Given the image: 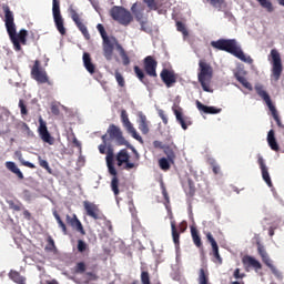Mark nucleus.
<instances>
[{
	"label": "nucleus",
	"instance_id": "46",
	"mask_svg": "<svg viewBox=\"0 0 284 284\" xmlns=\"http://www.w3.org/2000/svg\"><path fill=\"white\" fill-rule=\"evenodd\" d=\"M115 80L120 88H125V78H123V74H121V72L115 71Z\"/></svg>",
	"mask_w": 284,
	"mask_h": 284
},
{
	"label": "nucleus",
	"instance_id": "36",
	"mask_svg": "<svg viewBox=\"0 0 284 284\" xmlns=\"http://www.w3.org/2000/svg\"><path fill=\"white\" fill-rule=\"evenodd\" d=\"M234 77H235L236 81H239V83H241L243 85V88H245L246 90H250V92H252V90H253L252 83H250L247 81V79H245V77L241 75V73H239V72L234 73Z\"/></svg>",
	"mask_w": 284,
	"mask_h": 284
},
{
	"label": "nucleus",
	"instance_id": "14",
	"mask_svg": "<svg viewBox=\"0 0 284 284\" xmlns=\"http://www.w3.org/2000/svg\"><path fill=\"white\" fill-rule=\"evenodd\" d=\"M143 68L148 77L156 79L159 74L156 73V68H159V61L154 59L153 55H148L143 59Z\"/></svg>",
	"mask_w": 284,
	"mask_h": 284
},
{
	"label": "nucleus",
	"instance_id": "40",
	"mask_svg": "<svg viewBox=\"0 0 284 284\" xmlns=\"http://www.w3.org/2000/svg\"><path fill=\"white\" fill-rule=\"evenodd\" d=\"M186 196H194L196 194V186L194 185V181L192 179L187 180V187L185 189Z\"/></svg>",
	"mask_w": 284,
	"mask_h": 284
},
{
	"label": "nucleus",
	"instance_id": "12",
	"mask_svg": "<svg viewBox=\"0 0 284 284\" xmlns=\"http://www.w3.org/2000/svg\"><path fill=\"white\" fill-rule=\"evenodd\" d=\"M31 77L38 83H48V72L41 68V62L39 60L34 61V64L31 69Z\"/></svg>",
	"mask_w": 284,
	"mask_h": 284
},
{
	"label": "nucleus",
	"instance_id": "13",
	"mask_svg": "<svg viewBox=\"0 0 284 284\" xmlns=\"http://www.w3.org/2000/svg\"><path fill=\"white\" fill-rule=\"evenodd\" d=\"M271 57L273 59L272 74H273L274 81H278V79H281V74H283V63L281 62V53H278L276 49H273L271 51Z\"/></svg>",
	"mask_w": 284,
	"mask_h": 284
},
{
	"label": "nucleus",
	"instance_id": "41",
	"mask_svg": "<svg viewBox=\"0 0 284 284\" xmlns=\"http://www.w3.org/2000/svg\"><path fill=\"white\" fill-rule=\"evenodd\" d=\"M206 3H210L212 8H215L216 10L221 11L225 6V0H206Z\"/></svg>",
	"mask_w": 284,
	"mask_h": 284
},
{
	"label": "nucleus",
	"instance_id": "4",
	"mask_svg": "<svg viewBox=\"0 0 284 284\" xmlns=\"http://www.w3.org/2000/svg\"><path fill=\"white\" fill-rule=\"evenodd\" d=\"M197 81L202 85L204 92H214L212 88H210V83H212V75L214 74V70L212 65H210L205 60H200L199 62Z\"/></svg>",
	"mask_w": 284,
	"mask_h": 284
},
{
	"label": "nucleus",
	"instance_id": "42",
	"mask_svg": "<svg viewBox=\"0 0 284 284\" xmlns=\"http://www.w3.org/2000/svg\"><path fill=\"white\" fill-rule=\"evenodd\" d=\"M159 165L164 172H168V170H170V168H172V162H170V160L168 158H161L159 160Z\"/></svg>",
	"mask_w": 284,
	"mask_h": 284
},
{
	"label": "nucleus",
	"instance_id": "50",
	"mask_svg": "<svg viewBox=\"0 0 284 284\" xmlns=\"http://www.w3.org/2000/svg\"><path fill=\"white\" fill-rule=\"evenodd\" d=\"M10 210H13L14 212H21L22 204L21 203H14V201L8 202Z\"/></svg>",
	"mask_w": 284,
	"mask_h": 284
},
{
	"label": "nucleus",
	"instance_id": "10",
	"mask_svg": "<svg viewBox=\"0 0 284 284\" xmlns=\"http://www.w3.org/2000/svg\"><path fill=\"white\" fill-rule=\"evenodd\" d=\"M257 252H258L264 265L271 270V272H272V274H274V276H276L277 278H281V276H282L281 271H278V268H276V266H274V264H272V260L270 258L267 251H265V246H263L261 242H257Z\"/></svg>",
	"mask_w": 284,
	"mask_h": 284
},
{
	"label": "nucleus",
	"instance_id": "56",
	"mask_svg": "<svg viewBox=\"0 0 284 284\" xmlns=\"http://www.w3.org/2000/svg\"><path fill=\"white\" fill-rule=\"evenodd\" d=\"M158 114H159L160 119H162V122L164 123V125H168V115L165 114V111L160 109L158 111Z\"/></svg>",
	"mask_w": 284,
	"mask_h": 284
},
{
	"label": "nucleus",
	"instance_id": "63",
	"mask_svg": "<svg viewBox=\"0 0 284 284\" xmlns=\"http://www.w3.org/2000/svg\"><path fill=\"white\" fill-rule=\"evenodd\" d=\"M162 195L164 196L165 201H170V195L168 194V190L162 185Z\"/></svg>",
	"mask_w": 284,
	"mask_h": 284
},
{
	"label": "nucleus",
	"instance_id": "7",
	"mask_svg": "<svg viewBox=\"0 0 284 284\" xmlns=\"http://www.w3.org/2000/svg\"><path fill=\"white\" fill-rule=\"evenodd\" d=\"M110 17L111 19H113V21H116L118 23H120V26L124 27L130 26V23L134 21V17H132V13L128 9L119 6H114L110 10Z\"/></svg>",
	"mask_w": 284,
	"mask_h": 284
},
{
	"label": "nucleus",
	"instance_id": "60",
	"mask_svg": "<svg viewBox=\"0 0 284 284\" xmlns=\"http://www.w3.org/2000/svg\"><path fill=\"white\" fill-rule=\"evenodd\" d=\"M153 145H154V148H158L159 150H164V148H165L168 144H163V142H161V141H154V142H153Z\"/></svg>",
	"mask_w": 284,
	"mask_h": 284
},
{
	"label": "nucleus",
	"instance_id": "24",
	"mask_svg": "<svg viewBox=\"0 0 284 284\" xmlns=\"http://www.w3.org/2000/svg\"><path fill=\"white\" fill-rule=\"evenodd\" d=\"M138 125L142 134H150V122L148 121V116H145L143 112L138 113Z\"/></svg>",
	"mask_w": 284,
	"mask_h": 284
},
{
	"label": "nucleus",
	"instance_id": "51",
	"mask_svg": "<svg viewBox=\"0 0 284 284\" xmlns=\"http://www.w3.org/2000/svg\"><path fill=\"white\" fill-rule=\"evenodd\" d=\"M141 283H142V284H152V283L150 282V273H149L148 271H143V272L141 273Z\"/></svg>",
	"mask_w": 284,
	"mask_h": 284
},
{
	"label": "nucleus",
	"instance_id": "16",
	"mask_svg": "<svg viewBox=\"0 0 284 284\" xmlns=\"http://www.w3.org/2000/svg\"><path fill=\"white\" fill-rule=\"evenodd\" d=\"M70 14H71V19H72L73 23H75L78 30H80V32L83 34V37L87 41H90V31H88V27L83 23V20L77 13V10L71 9Z\"/></svg>",
	"mask_w": 284,
	"mask_h": 284
},
{
	"label": "nucleus",
	"instance_id": "30",
	"mask_svg": "<svg viewBox=\"0 0 284 284\" xmlns=\"http://www.w3.org/2000/svg\"><path fill=\"white\" fill-rule=\"evenodd\" d=\"M267 143H268L271 150H273L274 152H278V150H281V148L278 146V142H276V136H275L274 130L268 131Z\"/></svg>",
	"mask_w": 284,
	"mask_h": 284
},
{
	"label": "nucleus",
	"instance_id": "23",
	"mask_svg": "<svg viewBox=\"0 0 284 284\" xmlns=\"http://www.w3.org/2000/svg\"><path fill=\"white\" fill-rule=\"evenodd\" d=\"M206 239L213 250V262L217 263L219 265H223V257H221V254L219 253V244L216 243V240H214V236L210 232L206 233Z\"/></svg>",
	"mask_w": 284,
	"mask_h": 284
},
{
	"label": "nucleus",
	"instance_id": "33",
	"mask_svg": "<svg viewBox=\"0 0 284 284\" xmlns=\"http://www.w3.org/2000/svg\"><path fill=\"white\" fill-rule=\"evenodd\" d=\"M6 168L7 170H9V172L16 174L18 179H20V181H23V172H21V170L19 169V166H17L14 162H6Z\"/></svg>",
	"mask_w": 284,
	"mask_h": 284
},
{
	"label": "nucleus",
	"instance_id": "9",
	"mask_svg": "<svg viewBox=\"0 0 284 284\" xmlns=\"http://www.w3.org/2000/svg\"><path fill=\"white\" fill-rule=\"evenodd\" d=\"M52 14H53V21H54L58 32H60V34L62 37H65L67 30L64 27L63 16H61V1L60 0H52Z\"/></svg>",
	"mask_w": 284,
	"mask_h": 284
},
{
	"label": "nucleus",
	"instance_id": "28",
	"mask_svg": "<svg viewBox=\"0 0 284 284\" xmlns=\"http://www.w3.org/2000/svg\"><path fill=\"white\" fill-rule=\"evenodd\" d=\"M196 108L200 112H204V114H220L222 111V109H216L215 106H207L199 100L196 101Z\"/></svg>",
	"mask_w": 284,
	"mask_h": 284
},
{
	"label": "nucleus",
	"instance_id": "57",
	"mask_svg": "<svg viewBox=\"0 0 284 284\" xmlns=\"http://www.w3.org/2000/svg\"><path fill=\"white\" fill-rule=\"evenodd\" d=\"M85 276L89 281H99V275L93 272H87Z\"/></svg>",
	"mask_w": 284,
	"mask_h": 284
},
{
	"label": "nucleus",
	"instance_id": "15",
	"mask_svg": "<svg viewBox=\"0 0 284 284\" xmlns=\"http://www.w3.org/2000/svg\"><path fill=\"white\" fill-rule=\"evenodd\" d=\"M118 166L121 168L124 163V170H134V168H139V164L134 162H130V154L128 150L122 149L116 154Z\"/></svg>",
	"mask_w": 284,
	"mask_h": 284
},
{
	"label": "nucleus",
	"instance_id": "19",
	"mask_svg": "<svg viewBox=\"0 0 284 284\" xmlns=\"http://www.w3.org/2000/svg\"><path fill=\"white\" fill-rule=\"evenodd\" d=\"M65 222L68 223V225H71L72 229L75 230V232H79L80 234H82V236H85V229H83V224L81 223L79 217H77V214H67Z\"/></svg>",
	"mask_w": 284,
	"mask_h": 284
},
{
	"label": "nucleus",
	"instance_id": "64",
	"mask_svg": "<svg viewBox=\"0 0 284 284\" xmlns=\"http://www.w3.org/2000/svg\"><path fill=\"white\" fill-rule=\"evenodd\" d=\"M106 148H108V144H100V145H99V152H100V154H105Z\"/></svg>",
	"mask_w": 284,
	"mask_h": 284
},
{
	"label": "nucleus",
	"instance_id": "62",
	"mask_svg": "<svg viewBox=\"0 0 284 284\" xmlns=\"http://www.w3.org/2000/svg\"><path fill=\"white\" fill-rule=\"evenodd\" d=\"M23 196H24L26 201H30V199H32V193H30L28 190H24Z\"/></svg>",
	"mask_w": 284,
	"mask_h": 284
},
{
	"label": "nucleus",
	"instance_id": "5",
	"mask_svg": "<svg viewBox=\"0 0 284 284\" xmlns=\"http://www.w3.org/2000/svg\"><path fill=\"white\" fill-rule=\"evenodd\" d=\"M106 168L109 170V174L113 176L110 184L111 191L113 192L116 201H119V194H121V190L119 189L120 183L116 169L114 168V151L112 149H109L106 152Z\"/></svg>",
	"mask_w": 284,
	"mask_h": 284
},
{
	"label": "nucleus",
	"instance_id": "39",
	"mask_svg": "<svg viewBox=\"0 0 284 284\" xmlns=\"http://www.w3.org/2000/svg\"><path fill=\"white\" fill-rule=\"evenodd\" d=\"M53 216H54L59 227L62 230V233L64 235H68V226L65 225V222H63V220H61V215H59V213H57V211H54Z\"/></svg>",
	"mask_w": 284,
	"mask_h": 284
},
{
	"label": "nucleus",
	"instance_id": "49",
	"mask_svg": "<svg viewBox=\"0 0 284 284\" xmlns=\"http://www.w3.org/2000/svg\"><path fill=\"white\" fill-rule=\"evenodd\" d=\"M143 2L148 6L150 10H159V4L156 0H143Z\"/></svg>",
	"mask_w": 284,
	"mask_h": 284
},
{
	"label": "nucleus",
	"instance_id": "47",
	"mask_svg": "<svg viewBox=\"0 0 284 284\" xmlns=\"http://www.w3.org/2000/svg\"><path fill=\"white\" fill-rule=\"evenodd\" d=\"M54 250H57V245L54 244V240L52 239V236L48 237V244L45 246V251L47 252H54Z\"/></svg>",
	"mask_w": 284,
	"mask_h": 284
},
{
	"label": "nucleus",
	"instance_id": "2",
	"mask_svg": "<svg viewBox=\"0 0 284 284\" xmlns=\"http://www.w3.org/2000/svg\"><path fill=\"white\" fill-rule=\"evenodd\" d=\"M211 45L214 50H221L227 52L244 63H252V57H245L243 49L240 48L236 39H219L217 41H211Z\"/></svg>",
	"mask_w": 284,
	"mask_h": 284
},
{
	"label": "nucleus",
	"instance_id": "32",
	"mask_svg": "<svg viewBox=\"0 0 284 284\" xmlns=\"http://www.w3.org/2000/svg\"><path fill=\"white\" fill-rule=\"evenodd\" d=\"M171 233H172V239L175 247H179L181 233H179V229H176V221L174 220L171 221Z\"/></svg>",
	"mask_w": 284,
	"mask_h": 284
},
{
	"label": "nucleus",
	"instance_id": "3",
	"mask_svg": "<svg viewBox=\"0 0 284 284\" xmlns=\"http://www.w3.org/2000/svg\"><path fill=\"white\" fill-rule=\"evenodd\" d=\"M97 30L102 37V52L103 57L106 61H112V57H114V44L119 41L113 36L109 37L108 32L105 31V27L99 23L97 26Z\"/></svg>",
	"mask_w": 284,
	"mask_h": 284
},
{
	"label": "nucleus",
	"instance_id": "61",
	"mask_svg": "<svg viewBox=\"0 0 284 284\" xmlns=\"http://www.w3.org/2000/svg\"><path fill=\"white\" fill-rule=\"evenodd\" d=\"M187 230V224L182 222L180 225H179V232H181V234H183V232H185Z\"/></svg>",
	"mask_w": 284,
	"mask_h": 284
},
{
	"label": "nucleus",
	"instance_id": "54",
	"mask_svg": "<svg viewBox=\"0 0 284 284\" xmlns=\"http://www.w3.org/2000/svg\"><path fill=\"white\" fill-rule=\"evenodd\" d=\"M75 272H77L78 274H83V273H85V263H83V262L78 263V264L75 265Z\"/></svg>",
	"mask_w": 284,
	"mask_h": 284
},
{
	"label": "nucleus",
	"instance_id": "55",
	"mask_svg": "<svg viewBox=\"0 0 284 284\" xmlns=\"http://www.w3.org/2000/svg\"><path fill=\"white\" fill-rule=\"evenodd\" d=\"M19 108L22 116H26L28 114V108L26 106L23 100H19Z\"/></svg>",
	"mask_w": 284,
	"mask_h": 284
},
{
	"label": "nucleus",
	"instance_id": "25",
	"mask_svg": "<svg viewBox=\"0 0 284 284\" xmlns=\"http://www.w3.org/2000/svg\"><path fill=\"white\" fill-rule=\"evenodd\" d=\"M82 61L89 74H94V72H97V67L94 65V63H92V57L90 55V53L84 52L82 55Z\"/></svg>",
	"mask_w": 284,
	"mask_h": 284
},
{
	"label": "nucleus",
	"instance_id": "43",
	"mask_svg": "<svg viewBox=\"0 0 284 284\" xmlns=\"http://www.w3.org/2000/svg\"><path fill=\"white\" fill-rule=\"evenodd\" d=\"M260 6L264 8L267 12H274V6H272V1L270 0H257Z\"/></svg>",
	"mask_w": 284,
	"mask_h": 284
},
{
	"label": "nucleus",
	"instance_id": "31",
	"mask_svg": "<svg viewBox=\"0 0 284 284\" xmlns=\"http://www.w3.org/2000/svg\"><path fill=\"white\" fill-rule=\"evenodd\" d=\"M114 49L118 50L123 65H130V57H128V53L125 52V49H123V45L119 43V41L114 44Z\"/></svg>",
	"mask_w": 284,
	"mask_h": 284
},
{
	"label": "nucleus",
	"instance_id": "53",
	"mask_svg": "<svg viewBox=\"0 0 284 284\" xmlns=\"http://www.w3.org/2000/svg\"><path fill=\"white\" fill-rule=\"evenodd\" d=\"M19 161L22 165H24V168H30V170H37V165L32 164L31 162L22 160L21 154Z\"/></svg>",
	"mask_w": 284,
	"mask_h": 284
},
{
	"label": "nucleus",
	"instance_id": "52",
	"mask_svg": "<svg viewBox=\"0 0 284 284\" xmlns=\"http://www.w3.org/2000/svg\"><path fill=\"white\" fill-rule=\"evenodd\" d=\"M85 250H88V244L85 242H83V240H79L78 241V252H81V254H83V252H85Z\"/></svg>",
	"mask_w": 284,
	"mask_h": 284
},
{
	"label": "nucleus",
	"instance_id": "38",
	"mask_svg": "<svg viewBox=\"0 0 284 284\" xmlns=\"http://www.w3.org/2000/svg\"><path fill=\"white\" fill-rule=\"evenodd\" d=\"M191 235L194 245H196L197 247H203V242L201 241V236L199 235V230H196V227H191Z\"/></svg>",
	"mask_w": 284,
	"mask_h": 284
},
{
	"label": "nucleus",
	"instance_id": "8",
	"mask_svg": "<svg viewBox=\"0 0 284 284\" xmlns=\"http://www.w3.org/2000/svg\"><path fill=\"white\" fill-rule=\"evenodd\" d=\"M255 91L256 94H258L261 99H263V101L266 103L277 126L283 128V122H281V118L278 116V111H276V106H274V103H272V98H270V93H267V91H265L263 89V85L261 84L255 85Z\"/></svg>",
	"mask_w": 284,
	"mask_h": 284
},
{
	"label": "nucleus",
	"instance_id": "29",
	"mask_svg": "<svg viewBox=\"0 0 284 284\" xmlns=\"http://www.w3.org/2000/svg\"><path fill=\"white\" fill-rule=\"evenodd\" d=\"M145 8H143V4L135 2L133 3V6L131 7V11L134 14L136 21H139L141 23V21H143V12H144Z\"/></svg>",
	"mask_w": 284,
	"mask_h": 284
},
{
	"label": "nucleus",
	"instance_id": "1",
	"mask_svg": "<svg viewBox=\"0 0 284 284\" xmlns=\"http://www.w3.org/2000/svg\"><path fill=\"white\" fill-rule=\"evenodd\" d=\"M2 10L4 12L6 29L9 34L10 41L13 44V50H16V52H21V45H28V30L21 29L17 33V24H14V13L10 11V7L8 4H3Z\"/></svg>",
	"mask_w": 284,
	"mask_h": 284
},
{
	"label": "nucleus",
	"instance_id": "18",
	"mask_svg": "<svg viewBox=\"0 0 284 284\" xmlns=\"http://www.w3.org/2000/svg\"><path fill=\"white\" fill-rule=\"evenodd\" d=\"M39 128H38V133L40 139H42V141L44 143H48L49 145H54V139L52 138V135L50 134V131H48V125L45 124V121H43V119H39Z\"/></svg>",
	"mask_w": 284,
	"mask_h": 284
},
{
	"label": "nucleus",
	"instance_id": "44",
	"mask_svg": "<svg viewBox=\"0 0 284 284\" xmlns=\"http://www.w3.org/2000/svg\"><path fill=\"white\" fill-rule=\"evenodd\" d=\"M209 165H211L213 174H220L221 173V166L216 163V160L209 159Z\"/></svg>",
	"mask_w": 284,
	"mask_h": 284
},
{
	"label": "nucleus",
	"instance_id": "59",
	"mask_svg": "<svg viewBox=\"0 0 284 284\" xmlns=\"http://www.w3.org/2000/svg\"><path fill=\"white\" fill-rule=\"evenodd\" d=\"M234 278L239 280V278H245V274H241V268H235L234 273H233Z\"/></svg>",
	"mask_w": 284,
	"mask_h": 284
},
{
	"label": "nucleus",
	"instance_id": "21",
	"mask_svg": "<svg viewBox=\"0 0 284 284\" xmlns=\"http://www.w3.org/2000/svg\"><path fill=\"white\" fill-rule=\"evenodd\" d=\"M173 114L176 118L178 123H180L181 128L187 130L189 125H192V121L187 118L183 116V109L179 105H174L172 108Z\"/></svg>",
	"mask_w": 284,
	"mask_h": 284
},
{
	"label": "nucleus",
	"instance_id": "45",
	"mask_svg": "<svg viewBox=\"0 0 284 284\" xmlns=\"http://www.w3.org/2000/svg\"><path fill=\"white\" fill-rule=\"evenodd\" d=\"M38 161H39L40 168H43V170H47L49 174H52V169L50 168V164L45 160L41 159V156H38Z\"/></svg>",
	"mask_w": 284,
	"mask_h": 284
},
{
	"label": "nucleus",
	"instance_id": "34",
	"mask_svg": "<svg viewBox=\"0 0 284 284\" xmlns=\"http://www.w3.org/2000/svg\"><path fill=\"white\" fill-rule=\"evenodd\" d=\"M9 278L13 281V283L26 284V277H23V275H21V273H19L18 271L11 270L9 272Z\"/></svg>",
	"mask_w": 284,
	"mask_h": 284
},
{
	"label": "nucleus",
	"instance_id": "48",
	"mask_svg": "<svg viewBox=\"0 0 284 284\" xmlns=\"http://www.w3.org/2000/svg\"><path fill=\"white\" fill-rule=\"evenodd\" d=\"M176 30L178 32H182L183 37H187L189 34L187 29L185 28V24L181 21L176 22Z\"/></svg>",
	"mask_w": 284,
	"mask_h": 284
},
{
	"label": "nucleus",
	"instance_id": "6",
	"mask_svg": "<svg viewBox=\"0 0 284 284\" xmlns=\"http://www.w3.org/2000/svg\"><path fill=\"white\" fill-rule=\"evenodd\" d=\"M106 134H109L110 139L116 142L118 145H126L129 150H131L134 154V161H140L141 155L139 154V151L134 149L133 145L130 144L123 136V131H121V128L116 126L115 124H110L109 129L106 130Z\"/></svg>",
	"mask_w": 284,
	"mask_h": 284
},
{
	"label": "nucleus",
	"instance_id": "17",
	"mask_svg": "<svg viewBox=\"0 0 284 284\" xmlns=\"http://www.w3.org/2000/svg\"><path fill=\"white\" fill-rule=\"evenodd\" d=\"M160 79L166 88H174V84L176 83V73L174 70L162 69Z\"/></svg>",
	"mask_w": 284,
	"mask_h": 284
},
{
	"label": "nucleus",
	"instance_id": "37",
	"mask_svg": "<svg viewBox=\"0 0 284 284\" xmlns=\"http://www.w3.org/2000/svg\"><path fill=\"white\" fill-rule=\"evenodd\" d=\"M199 284H209L210 283V273L205 268H200L199 272Z\"/></svg>",
	"mask_w": 284,
	"mask_h": 284
},
{
	"label": "nucleus",
	"instance_id": "20",
	"mask_svg": "<svg viewBox=\"0 0 284 284\" xmlns=\"http://www.w3.org/2000/svg\"><path fill=\"white\" fill-rule=\"evenodd\" d=\"M83 207L85 210L87 216L94 219V221H99V219H101V210H99V206L97 204L84 201Z\"/></svg>",
	"mask_w": 284,
	"mask_h": 284
},
{
	"label": "nucleus",
	"instance_id": "35",
	"mask_svg": "<svg viewBox=\"0 0 284 284\" xmlns=\"http://www.w3.org/2000/svg\"><path fill=\"white\" fill-rule=\"evenodd\" d=\"M133 70L139 81H141V83H143L144 85H148L150 83V80L145 78V72H143V69H140L139 65H135Z\"/></svg>",
	"mask_w": 284,
	"mask_h": 284
},
{
	"label": "nucleus",
	"instance_id": "58",
	"mask_svg": "<svg viewBox=\"0 0 284 284\" xmlns=\"http://www.w3.org/2000/svg\"><path fill=\"white\" fill-rule=\"evenodd\" d=\"M51 113H52L54 116H59V114H61V110L59 109V105L52 104V105H51Z\"/></svg>",
	"mask_w": 284,
	"mask_h": 284
},
{
	"label": "nucleus",
	"instance_id": "22",
	"mask_svg": "<svg viewBox=\"0 0 284 284\" xmlns=\"http://www.w3.org/2000/svg\"><path fill=\"white\" fill-rule=\"evenodd\" d=\"M257 163L260 165V170L262 172V179L268 185V187H274V184L272 183V178H270V171L267 169V165L265 164V160L257 155Z\"/></svg>",
	"mask_w": 284,
	"mask_h": 284
},
{
	"label": "nucleus",
	"instance_id": "27",
	"mask_svg": "<svg viewBox=\"0 0 284 284\" xmlns=\"http://www.w3.org/2000/svg\"><path fill=\"white\" fill-rule=\"evenodd\" d=\"M243 265H246V267H254V270H262L263 265L261 262H258L256 258L246 255L242 258Z\"/></svg>",
	"mask_w": 284,
	"mask_h": 284
},
{
	"label": "nucleus",
	"instance_id": "26",
	"mask_svg": "<svg viewBox=\"0 0 284 284\" xmlns=\"http://www.w3.org/2000/svg\"><path fill=\"white\" fill-rule=\"evenodd\" d=\"M174 150H176V145H174V143L166 144L163 150V153L172 165H174V161H176V152Z\"/></svg>",
	"mask_w": 284,
	"mask_h": 284
},
{
	"label": "nucleus",
	"instance_id": "11",
	"mask_svg": "<svg viewBox=\"0 0 284 284\" xmlns=\"http://www.w3.org/2000/svg\"><path fill=\"white\" fill-rule=\"evenodd\" d=\"M121 122L125 128L126 132H129V134H131L132 138L135 139V141H139V143H143V138L139 135V133L136 132V129H134V125L132 124V122H130V118L128 116V111L125 110L121 111Z\"/></svg>",
	"mask_w": 284,
	"mask_h": 284
}]
</instances>
